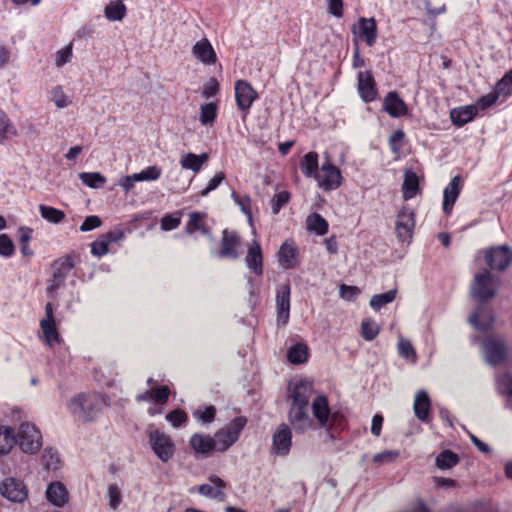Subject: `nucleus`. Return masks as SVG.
Listing matches in <instances>:
<instances>
[{
    "mask_svg": "<svg viewBox=\"0 0 512 512\" xmlns=\"http://www.w3.org/2000/svg\"><path fill=\"white\" fill-rule=\"evenodd\" d=\"M495 91L499 96L512 95V70L505 73V75L496 83Z\"/></svg>",
    "mask_w": 512,
    "mask_h": 512,
    "instance_id": "8fccbe9b",
    "label": "nucleus"
},
{
    "mask_svg": "<svg viewBox=\"0 0 512 512\" xmlns=\"http://www.w3.org/2000/svg\"><path fill=\"white\" fill-rule=\"evenodd\" d=\"M404 138H405V133L401 129L395 130L390 135L388 143H389V147H390L391 151L393 152V154H395V155L400 154L402 147H403Z\"/></svg>",
    "mask_w": 512,
    "mask_h": 512,
    "instance_id": "864d4df0",
    "label": "nucleus"
},
{
    "mask_svg": "<svg viewBox=\"0 0 512 512\" xmlns=\"http://www.w3.org/2000/svg\"><path fill=\"white\" fill-rule=\"evenodd\" d=\"M15 444L14 429L8 426H0V455L8 454Z\"/></svg>",
    "mask_w": 512,
    "mask_h": 512,
    "instance_id": "4c0bfd02",
    "label": "nucleus"
},
{
    "mask_svg": "<svg viewBox=\"0 0 512 512\" xmlns=\"http://www.w3.org/2000/svg\"><path fill=\"white\" fill-rule=\"evenodd\" d=\"M312 411L319 425L324 427L327 424L330 415L327 397L324 395L317 396L312 402Z\"/></svg>",
    "mask_w": 512,
    "mask_h": 512,
    "instance_id": "7c9ffc66",
    "label": "nucleus"
},
{
    "mask_svg": "<svg viewBox=\"0 0 512 512\" xmlns=\"http://www.w3.org/2000/svg\"><path fill=\"white\" fill-rule=\"evenodd\" d=\"M103 399L99 394H78L70 399L69 411L85 422L92 421L102 410Z\"/></svg>",
    "mask_w": 512,
    "mask_h": 512,
    "instance_id": "f257e3e1",
    "label": "nucleus"
},
{
    "mask_svg": "<svg viewBox=\"0 0 512 512\" xmlns=\"http://www.w3.org/2000/svg\"><path fill=\"white\" fill-rule=\"evenodd\" d=\"M109 243L106 239L101 235L97 240L91 243V253L94 256L102 257L106 255L109 251L108 249Z\"/></svg>",
    "mask_w": 512,
    "mask_h": 512,
    "instance_id": "052dcab7",
    "label": "nucleus"
},
{
    "mask_svg": "<svg viewBox=\"0 0 512 512\" xmlns=\"http://www.w3.org/2000/svg\"><path fill=\"white\" fill-rule=\"evenodd\" d=\"M292 445V432L288 424L281 423L272 436V451L276 455L286 456Z\"/></svg>",
    "mask_w": 512,
    "mask_h": 512,
    "instance_id": "ddd939ff",
    "label": "nucleus"
},
{
    "mask_svg": "<svg viewBox=\"0 0 512 512\" xmlns=\"http://www.w3.org/2000/svg\"><path fill=\"white\" fill-rule=\"evenodd\" d=\"M315 179L318 186L325 191L338 189L343 181L340 169L332 164L329 158H326V161L323 162Z\"/></svg>",
    "mask_w": 512,
    "mask_h": 512,
    "instance_id": "0eeeda50",
    "label": "nucleus"
},
{
    "mask_svg": "<svg viewBox=\"0 0 512 512\" xmlns=\"http://www.w3.org/2000/svg\"><path fill=\"white\" fill-rule=\"evenodd\" d=\"M126 13L127 8L122 0L110 1L104 9V15L109 21H121Z\"/></svg>",
    "mask_w": 512,
    "mask_h": 512,
    "instance_id": "e433bc0d",
    "label": "nucleus"
},
{
    "mask_svg": "<svg viewBox=\"0 0 512 512\" xmlns=\"http://www.w3.org/2000/svg\"><path fill=\"white\" fill-rule=\"evenodd\" d=\"M297 255L298 248L295 242L287 239L280 246L277 254L279 265L286 270L294 269L298 265Z\"/></svg>",
    "mask_w": 512,
    "mask_h": 512,
    "instance_id": "4be33fe9",
    "label": "nucleus"
},
{
    "mask_svg": "<svg viewBox=\"0 0 512 512\" xmlns=\"http://www.w3.org/2000/svg\"><path fill=\"white\" fill-rule=\"evenodd\" d=\"M459 463V457L451 450L442 451L435 459V465L441 470L451 469Z\"/></svg>",
    "mask_w": 512,
    "mask_h": 512,
    "instance_id": "37998d69",
    "label": "nucleus"
},
{
    "mask_svg": "<svg viewBox=\"0 0 512 512\" xmlns=\"http://www.w3.org/2000/svg\"><path fill=\"white\" fill-rule=\"evenodd\" d=\"M287 360L295 365L305 363L308 360V347L304 343H296L287 351Z\"/></svg>",
    "mask_w": 512,
    "mask_h": 512,
    "instance_id": "58836bf2",
    "label": "nucleus"
},
{
    "mask_svg": "<svg viewBox=\"0 0 512 512\" xmlns=\"http://www.w3.org/2000/svg\"><path fill=\"white\" fill-rule=\"evenodd\" d=\"M430 409H431V400L429 398L428 393L425 390H420L416 393L413 410L416 418L424 423L430 421Z\"/></svg>",
    "mask_w": 512,
    "mask_h": 512,
    "instance_id": "cd10ccee",
    "label": "nucleus"
},
{
    "mask_svg": "<svg viewBox=\"0 0 512 512\" xmlns=\"http://www.w3.org/2000/svg\"><path fill=\"white\" fill-rule=\"evenodd\" d=\"M225 173L223 171H220L214 175L213 178H211L206 186L201 192L200 196L205 197L207 196L211 191L215 190L225 179Z\"/></svg>",
    "mask_w": 512,
    "mask_h": 512,
    "instance_id": "e2e57ef3",
    "label": "nucleus"
},
{
    "mask_svg": "<svg viewBox=\"0 0 512 512\" xmlns=\"http://www.w3.org/2000/svg\"><path fill=\"white\" fill-rule=\"evenodd\" d=\"M288 419L297 433H303L312 426V418L308 414V407H290Z\"/></svg>",
    "mask_w": 512,
    "mask_h": 512,
    "instance_id": "b1692460",
    "label": "nucleus"
},
{
    "mask_svg": "<svg viewBox=\"0 0 512 512\" xmlns=\"http://www.w3.org/2000/svg\"><path fill=\"white\" fill-rule=\"evenodd\" d=\"M399 451L397 450H386L381 453H377L373 457L375 463H389L399 457Z\"/></svg>",
    "mask_w": 512,
    "mask_h": 512,
    "instance_id": "338daca9",
    "label": "nucleus"
},
{
    "mask_svg": "<svg viewBox=\"0 0 512 512\" xmlns=\"http://www.w3.org/2000/svg\"><path fill=\"white\" fill-rule=\"evenodd\" d=\"M217 117V105L213 102L206 103L200 107V122L203 125H211Z\"/></svg>",
    "mask_w": 512,
    "mask_h": 512,
    "instance_id": "49530a36",
    "label": "nucleus"
},
{
    "mask_svg": "<svg viewBox=\"0 0 512 512\" xmlns=\"http://www.w3.org/2000/svg\"><path fill=\"white\" fill-rule=\"evenodd\" d=\"M71 58H72V46L68 45L65 48H63L57 52L55 64L58 67H62L66 63L70 62Z\"/></svg>",
    "mask_w": 512,
    "mask_h": 512,
    "instance_id": "774afa93",
    "label": "nucleus"
},
{
    "mask_svg": "<svg viewBox=\"0 0 512 512\" xmlns=\"http://www.w3.org/2000/svg\"><path fill=\"white\" fill-rule=\"evenodd\" d=\"M208 479L210 483L200 485L198 492L210 499L224 502L226 500V493L224 491L227 486L226 482L217 475H210Z\"/></svg>",
    "mask_w": 512,
    "mask_h": 512,
    "instance_id": "6ab92c4d",
    "label": "nucleus"
},
{
    "mask_svg": "<svg viewBox=\"0 0 512 512\" xmlns=\"http://www.w3.org/2000/svg\"><path fill=\"white\" fill-rule=\"evenodd\" d=\"M469 322L475 327V329L485 332L492 328L495 322V317L490 309L480 305L470 315Z\"/></svg>",
    "mask_w": 512,
    "mask_h": 512,
    "instance_id": "393cba45",
    "label": "nucleus"
},
{
    "mask_svg": "<svg viewBox=\"0 0 512 512\" xmlns=\"http://www.w3.org/2000/svg\"><path fill=\"white\" fill-rule=\"evenodd\" d=\"M397 294V289H391L385 293L375 294L370 300V306L375 310L379 311L385 305L394 301Z\"/></svg>",
    "mask_w": 512,
    "mask_h": 512,
    "instance_id": "c03bdc74",
    "label": "nucleus"
},
{
    "mask_svg": "<svg viewBox=\"0 0 512 512\" xmlns=\"http://www.w3.org/2000/svg\"><path fill=\"white\" fill-rule=\"evenodd\" d=\"M165 418L175 428L182 426L188 420L186 412L182 409H174L170 411Z\"/></svg>",
    "mask_w": 512,
    "mask_h": 512,
    "instance_id": "4d7b16f0",
    "label": "nucleus"
},
{
    "mask_svg": "<svg viewBox=\"0 0 512 512\" xmlns=\"http://www.w3.org/2000/svg\"><path fill=\"white\" fill-rule=\"evenodd\" d=\"M383 109L392 118H399L408 114L407 104L396 91H390L383 99Z\"/></svg>",
    "mask_w": 512,
    "mask_h": 512,
    "instance_id": "412c9836",
    "label": "nucleus"
},
{
    "mask_svg": "<svg viewBox=\"0 0 512 512\" xmlns=\"http://www.w3.org/2000/svg\"><path fill=\"white\" fill-rule=\"evenodd\" d=\"M102 225V220L97 215H90L85 218L83 223L80 226L81 232H88L93 229H96Z\"/></svg>",
    "mask_w": 512,
    "mask_h": 512,
    "instance_id": "69168bd1",
    "label": "nucleus"
},
{
    "mask_svg": "<svg viewBox=\"0 0 512 512\" xmlns=\"http://www.w3.org/2000/svg\"><path fill=\"white\" fill-rule=\"evenodd\" d=\"M245 264L255 275L261 276L264 272L262 249L257 240H253L248 246L245 256Z\"/></svg>",
    "mask_w": 512,
    "mask_h": 512,
    "instance_id": "5701e85b",
    "label": "nucleus"
},
{
    "mask_svg": "<svg viewBox=\"0 0 512 512\" xmlns=\"http://www.w3.org/2000/svg\"><path fill=\"white\" fill-rule=\"evenodd\" d=\"M52 98L58 108H65L70 104V101L68 100L61 86H56L53 88Z\"/></svg>",
    "mask_w": 512,
    "mask_h": 512,
    "instance_id": "0e129e2a",
    "label": "nucleus"
},
{
    "mask_svg": "<svg viewBox=\"0 0 512 512\" xmlns=\"http://www.w3.org/2000/svg\"><path fill=\"white\" fill-rule=\"evenodd\" d=\"M107 496L110 507L114 510L117 509L121 503V492L116 484L108 486Z\"/></svg>",
    "mask_w": 512,
    "mask_h": 512,
    "instance_id": "680f3d73",
    "label": "nucleus"
},
{
    "mask_svg": "<svg viewBox=\"0 0 512 512\" xmlns=\"http://www.w3.org/2000/svg\"><path fill=\"white\" fill-rule=\"evenodd\" d=\"M0 493L8 500L18 503L24 502L28 497L25 484L15 478H6L0 486Z\"/></svg>",
    "mask_w": 512,
    "mask_h": 512,
    "instance_id": "2eb2a0df",
    "label": "nucleus"
},
{
    "mask_svg": "<svg viewBox=\"0 0 512 512\" xmlns=\"http://www.w3.org/2000/svg\"><path fill=\"white\" fill-rule=\"evenodd\" d=\"M483 353L486 362L491 366L503 364L508 357V346L504 339L496 335H490L483 339Z\"/></svg>",
    "mask_w": 512,
    "mask_h": 512,
    "instance_id": "39448f33",
    "label": "nucleus"
},
{
    "mask_svg": "<svg viewBox=\"0 0 512 512\" xmlns=\"http://www.w3.org/2000/svg\"><path fill=\"white\" fill-rule=\"evenodd\" d=\"M290 284H282L276 290L277 323L285 326L290 318Z\"/></svg>",
    "mask_w": 512,
    "mask_h": 512,
    "instance_id": "4468645a",
    "label": "nucleus"
},
{
    "mask_svg": "<svg viewBox=\"0 0 512 512\" xmlns=\"http://www.w3.org/2000/svg\"><path fill=\"white\" fill-rule=\"evenodd\" d=\"M17 136L18 130L15 124L7 113L0 109V144H3Z\"/></svg>",
    "mask_w": 512,
    "mask_h": 512,
    "instance_id": "72a5a7b5",
    "label": "nucleus"
},
{
    "mask_svg": "<svg viewBox=\"0 0 512 512\" xmlns=\"http://www.w3.org/2000/svg\"><path fill=\"white\" fill-rule=\"evenodd\" d=\"M181 211L166 214L161 218L160 226L163 231H171L179 227L181 224Z\"/></svg>",
    "mask_w": 512,
    "mask_h": 512,
    "instance_id": "de8ad7c7",
    "label": "nucleus"
},
{
    "mask_svg": "<svg viewBox=\"0 0 512 512\" xmlns=\"http://www.w3.org/2000/svg\"><path fill=\"white\" fill-rule=\"evenodd\" d=\"M499 285L500 279L493 276L488 269H485L474 276L470 294L476 302L484 304L496 295Z\"/></svg>",
    "mask_w": 512,
    "mask_h": 512,
    "instance_id": "f03ea898",
    "label": "nucleus"
},
{
    "mask_svg": "<svg viewBox=\"0 0 512 512\" xmlns=\"http://www.w3.org/2000/svg\"><path fill=\"white\" fill-rule=\"evenodd\" d=\"M39 212L43 219L53 224L61 223L66 217L64 211L45 204L39 205Z\"/></svg>",
    "mask_w": 512,
    "mask_h": 512,
    "instance_id": "79ce46f5",
    "label": "nucleus"
},
{
    "mask_svg": "<svg viewBox=\"0 0 512 512\" xmlns=\"http://www.w3.org/2000/svg\"><path fill=\"white\" fill-rule=\"evenodd\" d=\"M74 268V258L71 255H66L56 259L52 263V275L49 279L47 292H54L58 290L64 283L69 272Z\"/></svg>",
    "mask_w": 512,
    "mask_h": 512,
    "instance_id": "6e6552de",
    "label": "nucleus"
},
{
    "mask_svg": "<svg viewBox=\"0 0 512 512\" xmlns=\"http://www.w3.org/2000/svg\"><path fill=\"white\" fill-rule=\"evenodd\" d=\"M460 181V176L456 175L451 179L450 183L444 189L443 211L447 215L452 212L453 205L455 204L460 194Z\"/></svg>",
    "mask_w": 512,
    "mask_h": 512,
    "instance_id": "c85d7f7f",
    "label": "nucleus"
},
{
    "mask_svg": "<svg viewBox=\"0 0 512 512\" xmlns=\"http://www.w3.org/2000/svg\"><path fill=\"white\" fill-rule=\"evenodd\" d=\"M235 100L239 110L248 113L254 101L258 98L257 91L246 80H237L234 85Z\"/></svg>",
    "mask_w": 512,
    "mask_h": 512,
    "instance_id": "9b49d317",
    "label": "nucleus"
},
{
    "mask_svg": "<svg viewBox=\"0 0 512 512\" xmlns=\"http://www.w3.org/2000/svg\"><path fill=\"white\" fill-rule=\"evenodd\" d=\"M15 252V246L7 234H0V256L9 258Z\"/></svg>",
    "mask_w": 512,
    "mask_h": 512,
    "instance_id": "bf43d9fd",
    "label": "nucleus"
},
{
    "mask_svg": "<svg viewBox=\"0 0 512 512\" xmlns=\"http://www.w3.org/2000/svg\"><path fill=\"white\" fill-rule=\"evenodd\" d=\"M300 169L306 177L316 178L319 169L318 154L314 151L305 154L301 159Z\"/></svg>",
    "mask_w": 512,
    "mask_h": 512,
    "instance_id": "c9c22d12",
    "label": "nucleus"
},
{
    "mask_svg": "<svg viewBox=\"0 0 512 512\" xmlns=\"http://www.w3.org/2000/svg\"><path fill=\"white\" fill-rule=\"evenodd\" d=\"M312 391V383L307 381H299L296 383L290 395V398L292 399L291 407L301 406L307 408L312 396Z\"/></svg>",
    "mask_w": 512,
    "mask_h": 512,
    "instance_id": "a878e982",
    "label": "nucleus"
},
{
    "mask_svg": "<svg viewBox=\"0 0 512 512\" xmlns=\"http://www.w3.org/2000/svg\"><path fill=\"white\" fill-rule=\"evenodd\" d=\"M16 444L24 453L35 454L42 446V436L34 424L25 422L19 427Z\"/></svg>",
    "mask_w": 512,
    "mask_h": 512,
    "instance_id": "423d86ee",
    "label": "nucleus"
},
{
    "mask_svg": "<svg viewBox=\"0 0 512 512\" xmlns=\"http://www.w3.org/2000/svg\"><path fill=\"white\" fill-rule=\"evenodd\" d=\"M147 436L151 449L162 462H168L172 459L175 453V444L169 435L153 426H149Z\"/></svg>",
    "mask_w": 512,
    "mask_h": 512,
    "instance_id": "20e7f679",
    "label": "nucleus"
},
{
    "mask_svg": "<svg viewBox=\"0 0 512 512\" xmlns=\"http://www.w3.org/2000/svg\"><path fill=\"white\" fill-rule=\"evenodd\" d=\"M216 416V408L213 405H208L203 408H198L193 412V417L203 424L211 423Z\"/></svg>",
    "mask_w": 512,
    "mask_h": 512,
    "instance_id": "09e8293b",
    "label": "nucleus"
},
{
    "mask_svg": "<svg viewBox=\"0 0 512 512\" xmlns=\"http://www.w3.org/2000/svg\"><path fill=\"white\" fill-rule=\"evenodd\" d=\"M42 330V340L50 347L60 343V335L58 333L53 306L50 302L45 305V318L40 321Z\"/></svg>",
    "mask_w": 512,
    "mask_h": 512,
    "instance_id": "f8f14e48",
    "label": "nucleus"
},
{
    "mask_svg": "<svg viewBox=\"0 0 512 512\" xmlns=\"http://www.w3.org/2000/svg\"><path fill=\"white\" fill-rule=\"evenodd\" d=\"M419 189V180L415 172L406 171L403 181V197L408 200L413 198Z\"/></svg>",
    "mask_w": 512,
    "mask_h": 512,
    "instance_id": "ea45409f",
    "label": "nucleus"
},
{
    "mask_svg": "<svg viewBox=\"0 0 512 512\" xmlns=\"http://www.w3.org/2000/svg\"><path fill=\"white\" fill-rule=\"evenodd\" d=\"M82 183L90 188H100L106 183V178L99 172H83L79 174Z\"/></svg>",
    "mask_w": 512,
    "mask_h": 512,
    "instance_id": "a18cd8bd",
    "label": "nucleus"
},
{
    "mask_svg": "<svg viewBox=\"0 0 512 512\" xmlns=\"http://www.w3.org/2000/svg\"><path fill=\"white\" fill-rule=\"evenodd\" d=\"M308 230L317 235H325L328 232V222L318 213L314 212L308 215L306 219Z\"/></svg>",
    "mask_w": 512,
    "mask_h": 512,
    "instance_id": "a19ab883",
    "label": "nucleus"
},
{
    "mask_svg": "<svg viewBox=\"0 0 512 512\" xmlns=\"http://www.w3.org/2000/svg\"><path fill=\"white\" fill-rule=\"evenodd\" d=\"M205 214L201 212H192L189 215V220L185 226V232L188 235L200 231L203 235H209V228L204 223Z\"/></svg>",
    "mask_w": 512,
    "mask_h": 512,
    "instance_id": "f704fd0d",
    "label": "nucleus"
},
{
    "mask_svg": "<svg viewBox=\"0 0 512 512\" xmlns=\"http://www.w3.org/2000/svg\"><path fill=\"white\" fill-rule=\"evenodd\" d=\"M290 197V193L286 190L276 193L270 202L272 213L274 215L278 214L282 207H284L289 202Z\"/></svg>",
    "mask_w": 512,
    "mask_h": 512,
    "instance_id": "603ef678",
    "label": "nucleus"
},
{
    "mask_svg": "<svg viewBox=\"0 0 512 512\" xmlns=\"http://www.w3.org/2000/svg\"><path fill=\"white\" fill-rule=\"evenodd\" d=\"M221 246L218 256L222 259H237L239 257L238 247L240 238L235 231L224 229L222 231Z\"/></svg>",
    "mask_w": 512,
    "mask_h": 512,
    "instance_id": "a211bd4d",
    "label": "nucleus"
},
{
    "mask_svg": "<svg viewBox=\"0 0 512 512\" xmlns=\"http://www.w3.org/2000/svg\"><path fill=\"white\" fill-rule=\"evenodd\" d=\"M352 32L354 35H357L361 40H363L368 46L372 47L378 36V29L376 20L366 17H360L352 28Z\"/></svg>",
    "mask_w": 512,
    "mask_h": 512,
    "instance_id": "f3484780",
    "label": "nucleus"
},
{
    "mask_svg": "<svg viewBox=\"0 0 512 512\" xmlns=\"http://www.w3.org/2000/svg\"><path fill=\"white\" fill-rule=\"evenodd\" d=\"M485 262L491 270L504 271L512 262V250L507 245L490 247L485 252Z\"/></svg>",
    "mask_w": 512,
    "mask_h": 512,
    "instance_id": "1a4fd4ad",
    "label": "nucleus"
},
{
    "mask_svg": "<svg viewBox=\"0 0 512 512\" xmlns=\"http://www.w3.org/2000/svg\"><path fill=\"white\" fill-rule=\"evenodd\" d=\"M42 462L47 470H56L60 465V457L53 449L45 450L42 455Z\"/></svg>",
    "mask_w": 512,
    "mask_h": 512,
    "instance_id": "5fc2aeb1",
    "label": "nucleus"
},
{
    "mask_svg": "<svg viewBox=\"0 0 512 512\" xmlns=\"http://www.w3.org/2000/svg\"><path fill=\"white\" fill-rule=\"evenodd\" d=\"M192 54L205 65L215 64L217 60L216 53L207 38L201 39L194 44Z\"/></svg>",
    "mask_w": 512,
    "mask_h": 512,
    "instance_id": "bb28decb",
    "label": "nucleus"
},
{
    "mask_svg": "<svg viewBox=\"0 0 512 512\" xmlns=\"http://www.w3.org/2000/svg\"><path fill=\"white\" fill-rule=\"evenodd\" d=\"M415 228V213L408 206H403L397 215L396 234L400 241L410 242Z\"/></svg>",
    "mask_w": 512,
    "mask_h": 512,
    "instance_id": "9d476101",
    "label": "nucleus"
},
{
    "mask_svg": "<svg viewBox=\"0 0 512 512\" xmlns=\"http://www.w3.org/2000/svg\"><path fill=\"white\" fill-rule=\"evenodd\" d=\"M379 326L370 319H365L361 323V336L366 341L374 340L379 334Z\"/></svg>",
    "mask_w": 512,
    "mask_h": 512,
    "instance_id": "3c124183",
    "label": "nucleus"
},
{
    "mask_svg": "<svg viewBox=\"0 0 512 512\" xmlns=\"http://www.w3.org/2000/svg\"><path fill=\"white\" fill-rule=\"evenodd\" d=\"M398 353L405 359H411L412 361H415L416 359L415 349L409 340L403 338L400 339L398 343Z\"/></svg>",
    "mask_w": 512,
    "mask_h": 512,
    "instance_id": "13d9d810",
    "label": "nucleus"
},
{
    "mask_svg": "<svg viewBox=\"0 0 512 512\" xmlns=\"http://www.w3.org/2000/svg\"><path fill=\"white\" fill-rule=\"evenodd\" d=\"M189 444L197 457L207 458L212 452H216L214 438L201 433H194L189 440Z\"/></svg>",
    "mask_w": 512,
    "mask_h": 512,
    "instance_id": "aec40b11",
    "label": "nucleus"
},
{
    "mask_svg": "<svg viewBox=\"0 0 512 512\" xmlns=\"http://www.w3.org/2000/svg\"><path fill=\"white\" fill-rule=\"evenodd\" d=\"M247 424V418L238 416L219 429L214 435L216 452L227 451L238 439Z\"/></svg>",
    "mask_w": 512,
    "mask_h": 512,
    "instance_id": "7ed1b4c3",
    "label": "nucleus"
},
{
    "mask_svg": "<svg viewBox=\"0 0 512 512\" xmlns=\"http://www.w3.org/2000/svg\"><path fill=\"white\" fill-rule=\"evenodd\" d=\"M208 159L209 156L207 153H202L200 155L194 153H185L180 159V165L183 169L198 173L202 166L207 163Z\"/></svg>",
    "mask_w": 512,
    "mask_h": 512,
    "instance_id": "473e14b6",
    "label": "nucleus"
},
{
    "mask_svg": "<svg viewBox=\"0 0 512 512\" xmlns=\"http://www.w3.org/2000/svg\"><path fill=\"white\" fill-rule=\"evenodd\" d=\"M46 498L53 505L62 507L68 501V491L61 482H52L47 487Z\"/></svg>",
    "mask_w": 512,
    "mask_h": 512,
    "instance_id": "c756f323",
    "label": "nucleus"
},
{
    "mask_svg": "<svg viewBox=\"0 0 512 512\" xmlns=\"http://www.w3.org/2000/svg\"><path fill=\"white\" fill-rule=\"evenodd\" d=\"M171 390L168 386L162 385L151 389V401L157 404L167 403Z\"/></svg>",
    "mask_w": 512,
    "mask_h": 512,
    "instance_id": "6e6d98bb",
    "label": "nucleus"
},
{
    "mask_svg": "<svg viewBox=\"0 0 512 512\" xmlns=\"http://www.w3.org/2000/svg\"><path fill=\"white\" fill-rule=\"evenodd\" d=\"M357 89L360 98L365 103H371L377 99L378 92L376 81L371 71H360L358 73Z\"/></svg>",
    "mask_w": 512,
    "mask_h": 512,
    "instance_id": "dca6fc26",
    "label": "nucleus"
},
{
    "mask_svg": "<svg viewBox=\"0 0 512 512\" xmlns=\"http://www.w3.org/2000/svg\"><path fill=\"white\" fill-rule=\"evenodd\" d=\"M477 114V108L473 105L452 109L450 118L457 127H462L472 121Z\"/></svg>",
    "mask_w": 512,
    "mask_h": 512,
    "instance_id": "2f4dec72",
    "label": "nucleus"
}]
</instances>
